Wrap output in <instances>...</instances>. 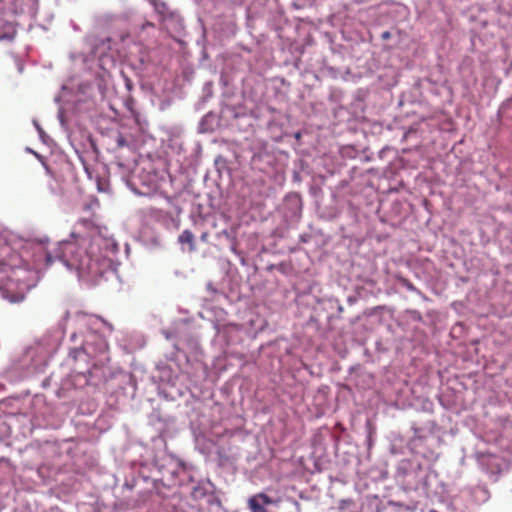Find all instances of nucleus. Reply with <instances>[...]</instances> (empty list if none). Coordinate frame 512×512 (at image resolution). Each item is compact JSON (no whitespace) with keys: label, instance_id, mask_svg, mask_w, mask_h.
Segmentation results:
<instances>
[{"label":"nucleus","instance_id":"obj_1","mask_svg":"<svg viewBox=\"0 0 512 512\" xmlns=\"http://www.w3.org/2000/svg\"><path fill=\"white\" fill-rule=\"evenodd\" d=\"M27 254L22 241L10 242L0 236V291L11 303L23 301L33 287L34 272L26 261Z\"/></svg>","mask_w":512,"mask_h":512},{"label":"nucleus","instance_id":"obj_2","mask_svg":"<svg viewBox=\"0 0 512 512\" xmlns=\"http://www.w3.org/2000/svg\"><path fill=\"white\" fill-rule=\"evenodd\" d=\"M36 250L44 257L46 266L58 259L81 278L97 277L104 272L105 259L96 254L94 243L80 231H73L71 239L60 242L53 252L42 246H36Z\"/></svg>","mask_w":512,"mask_h":512},{"label":"nucleus","instance_id":"obj_3","mask_svg":"<svg viewBox=\"0 0 512 512\" xmlns=\"http://www.w3.org/2000/svg\"><path fill=\"white\" fill-rule=\"evenodd\" d=\"M273 500L265 493H257L249 498L248 507L251 512H267L265 505H270Z\"/></svg>","mask_w":512,"mask_h":512},{"label":"nucleus","instance_id":"obj_4","mask_svg":"<svg viewBox=\"0 0 512 512\" xmlns=\"http://www.w3.org/2000/svg\"><path fill=\"white\" fill-rule=\"evenodd\" d=\"M148 1L154 7L155 12L161 16L162 20L172 16V13L170 12L168 5L164 1H160V0H148Z\"/></svg>","mask_w":512,"mask_h":512},{"label":"nucleus","instance_id":"obj_5","mask_svg":"<svg viewBox=\"0 0 512 512\" xmlns=\"http://www.w3.org/2000/svg\"><path fill=\"white\" fill-rule=\"evenodd\" d=\"M195 237L190 230H184L178 237V242L182 245L187 244L189 246L188 251L194 252L196 250Z\"/></svg>","mask_w":512,"mask_h":512},{"label":"nucleus","instance_id":"obj_6","mask_svg":"<svg viewBox=\"0 0 512 512\" xmlns=\"http://www.w3.org/2000/svg\"><path fill=\"white\" fill-rule=\"evenodd\" d=\"M77 227L83 228L89 234L98 233V227L92 218H81L77 222Z\"/></svg>","mask_w":512,"mask_h":512},{"label":"nucleus","instance_id":"obj_7","mask_svg":"<svg viewBox=\"0 0 512 512\" xmlns=\"http://www.w3.org/2000/svg\"><path fill=\"white\" fill-rule=\"evenodd\" d=\"M0 2H3L4 5H8L7 6V9L12 11V12H15L16 11V2L17 0H0ZM3 8H6V6H3Z\"/></svg>","mask_w":512,"mask_h":512},{"label":"nucleus","instance_id":"obj_8","mask_svg":"<svg viewBox=\"0 0 512 512\" xmlns=\"http://www.w3.org/2000/svg\"><path fill=\"white\" fill-rule=\"evenodd\" d=\"M192 494H193V496H194L195 498H197V497L204 496V495H205V492L203 491V489H201V488H199V487H196V488L194 489V491H193V493H192Z\"/></svg>","mask_w":512,"mask_h":512},{"label":"nucleus","instance_id":"obj_9","mask_svg":"<svg viewBox=\"0 0 512 512\" xmlns=\"http://www.w3.org/2000/svg\"><path fill=\"white\" fill-rule=\"evenodd\" d=\"M126 144L127 143H126L125 138L122 135H119L118 138H117V145L119 147H124V146H126Z\"/></svg>","mask_w":512,"mask_h":512},{"label":"nucleus","instance_id":"obj_10","mask_svg":"<svg viewBox=\"0 0 512 512\" xmlns=\"http://www.w3.org/2000/svg\"><path fill=\"white\" fill-rule=\"evenodd\" d=\"M409 464H410V461H407V460H403V461H402V465H403V466H407V465H409Z\"/></svg>","mask_w":512,"mask_h":512},{"label":"nucleus","instance_id":"obj_11","mask_svg":"<svg viewBox=\"0 0 512 512\" xmlns=\"http://www.w3.org/2000/svg\"><path fill=\"white\" fill-rule=\"evenodd\" d=\"M382 36H383V38H388V37H389V33H388V32H385V33H383V35H382Z\"/></svg>","mask_w":512,"mask_h":512},{"label":"nucleus","instance_id":"obj_12","mask_svg":"<svg viewBox=\"0 0 512 512\" xmlns=\"http://www.w3.org/2000/svg\"><path fill=\"white\" fill-rule=\"evenodd\" d=\"M206 237H207V233H204V234H202L201 239H202V240H205V239H206Z\"/></svg>","mask_w":512,"mask_h":512}]
</instances>
